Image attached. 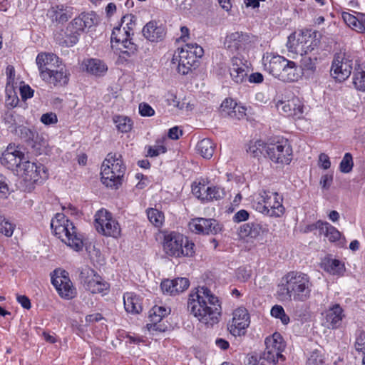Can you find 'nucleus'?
Returning <instances> with one entry per match:
<instances>
[{"label":"nucleus","mask_w":365,"mask_h":365,"mask_svg":"<svg viewBox=\"0 0 365 365\" xmlns=\"http://www.w3.org/2000/svg\"><path fill=\"white\" fill-rule=\"evenodd\" d=\"M187 309L200 322L212 326L219 321L221 304L209 288L202 286L190 293Z\"/></svg>","instance_id":"nucleus-1"},{"label":"nucleus","mask_w":365,"mask_h":365,"mask_svg":"<svg viewBox=\"0 0 365 365\" xmlns=\"http://www.w3.org/2000/svg\"><path fill=\"white\" fill-rule=\"evenodd\" d=\"M312 282L309 277L301 272H287L277 286V297L282 302H305L309 299Z\"/></svg>","instance_id":"nucleus-2"},{"label":"nucleus","mask_w":365,"mask_h":365,"mask_svg":"<svg viewBox=\"0 0 365 365\" xmlns=\"http://www.w3.org/2000/svg\"><path fill=\"white\" fill-rule=\"evenodd\" d=\"M262 61L264 69L282 81H297L301 76L297 64L282 56L267 53Z\"/></svg>","instance_id":"nucleus-3"},{"label":"nucleus","mask_w":365,"mask_h":365,"mask_svg":"<svg viewBox=\"0 0 365 365\" xmlns=\"http://www.w3.org/2000/svg\"><path fill=\"white\" fill-rule=\"evenodd\" d=\"M51 227L54 235L71 248L76 249V251L83 248V242L77 235L76 228L64 214H56L51 220Z\"/></svg>","instance_id":"nucleus-4"},{"label":"nucleus","mask_w":365,"mask_h":365,"mask_svg":"<svg viewBox=\"0 0 365 365\" xmlns=\"http://www.w3.org/2000/svg\"><path fill=\"white\" fill-rule=\"evenodd\" d=\"M283 197L278 192L262 190L254 198L252 207L259 212L274 217H279L284 213Z\"/></svg>","instance_id":"nucleus-5"},{"label":"nucleus","mask_w":365,"mask_h":365,"mask_svg":"<svg viewBox=\"0 0 365 365\" xmlns=\"http://www.w3.org/2000/svg\"><path fill=\"white\" fill-rule=\"evenodd\" d=\"M203 53V48L197 43H187L175 52L171 65L179 73L186 75L195 66L197 58H201Z\"/></svg>","instance_id":"nucleus-6"},{"label":"nucleus","mask_w":365,"mask_h":365,"mask_svg":"<svg viewBox=\"0 0 365 365\" xmlns=\"http://www.w3.org/2000/svg\"><path fill=\"white\" fill-rule=\"evenodd\" d=\"M125 167L121 155L116 153L108 154L101 166V180L104 185L110 187L117 188L121 184Z\"/></svg>","instance_id":"nucleus-7"},{"label":"nucleus","mask_w":365,"mask_h":365,"mask_svg":"<svg viewBox=\"0 0 365 365\" xmlns=\"http://www.w3.org/2000/svg\"><path fill=\"white\" fill-rule=\"evenodd\" d=\"M17 173L25 184V189L31 190L35 184L41 183L48 178L47 170L41 164L25 160Z\"/></svg>","instance_id":"nucleus-8"},{"label":"nucleus","mask_w":365,"mask_h":365,"mask_svg":"<svg viewBox=\"0 0 365 365\" xmlns=\"http://www.w3.org/2000/svg\"><path fill=\"white\" fill-rule=\"evenodd\" d=\"M95 227L99 233L117 238L120 235V227L106 210H101L95 215Z\"/></svg>","instance_id":"nucleus-9"},{"label":"nucleus","mask_w":365,"mask_h":365,"mask_svg":"<svg viewBox=\"0 0 365 365\" xmlns=\"http://www.w3.org/2000/svg\"><path fill=\"white\" fill-rule=\"evenodd\" d=\"M265 345L266 348L262 355L264 360L273 364H277L279 360H284V356L282 354L284 349V344L280 334L276 332L272 336L267 337Z\"/></svg>","instance_id":"nucleus-10"},{"label":"nucleus","mask_w":365,"mask_h":365,"mask_svg":"<svg viewBox=\"0 0 365 365\" xmlns=\"http://www.w3.org/2000/svg\"><path fill=\"white\" fill-rule=\"evenodd\" d=\"M51 283L62 298L71 299L75 297L76 290L66 271L60 269H55L51 274Z\"/></svg>","instance_id":"nucleus-11"},{"label":"nucleus","mask_w":365,"mask_h":365,"mask_svg":"<svg viewBox=\"0 0 365 365\" xmlns=\"http://www.w3.org/2000/svg\"><path fill=\"white\" fill-rule=\"evenodd\" d=\"M267 155L274 163L289 164L292 159V149L287 140L277 141L268 144Z\"/></svg>","instance_id":"nucleus-12"},{"label":"nucleus","mask_w":365,"mask_h":365,"mask_svg":"<svg viewBox=\"0 0 365 365\" xmlns=\"http://www.w3.org/2000/svg\"><path fill=\"white\" fill-rule=\"evenodd\" d=\"M133 35V33H130L119 26L114 28L110 38L112 48H115L129 56L133 54L137 50V46L131 40L130 36Z\"/></svg>","instance_id":"nucleus-13"},{"label":"nucleus","mask_w":365,"mask_h":365,"mask_svg":"<svg viewBox=\"0 0 365 365\" xmlns=\"http://www.w3.org/2000/svg\"><path fill=\"white\" fill-rule=\"evenodd\" d=\"M352 71V60L344 52L334 55L331 75L339 81H344L349 77Z\"/></svg>","instance_id":"nucleus-14"},{"label":"nucleus","mask_w":365,"mask_h":365,"mask_svg":"<svg viewBox=\"0 0 365 365\" xmlns=\"http://www.w3.org/2000/svg\"><path fill=\"white\" fill-rule=\"evenodd\" d=\"M232 316L227 324L230 334L235 336L244 334L250 323L248 311L245 307H239L233 312Z\"/></svg>","instance_id":"nucleus-15"},{"label":"nucleus","mask_w":365,"mask_h":365,"mask_svg":"<svg viewBox=\"0 0 365 365\" xmlns=\"http://www.w3.org/2000/svg\"><path fill=\"white\" fill-rule=\"evenodd\" d=\"M277 110L287 116L294 119H302L307 113V108L302 101L294 96L287 101H281L277 103Z\"/></svg>","instance_id":"nucleus-16"},{"label":"nucleus","mask_w":365,"mask_h":365,"mask_svg":"<svg viewBox=\"0 0 365 365\" xmlns=\"http://www.w3.org/2000/svg\"><path fill=\"white\" fill-rule=\"evenodd\" d=\"M195 244L183 235L172 232L165 235L163 240V248L168 251H183L194 249Z\"/></svg>","instance_id":"nucleus-17"},{"label":"nucleus","mask_w":365,"mask_h":365,"mask_svg":"<svg viewBox=\"0 0 365 365\" xmlns=\"http://www.w3.org/2000/svg\"><path fill=\"white\" fill-rule=\"evenodd\" d=\"M25 154L18 146L9 145L1 157V164L8 169L16 170L20 169L25 161Z\"/></svg>","instance_id":"nucleus-18"},{"label":"nucleus","mask_w":365,"mask_h":365,"mask_svg":"<svg viewBox=\"0 0 365 365\" xmlns=\"http://www.w3.org/2000/svg\"><path fill=\"white\" fill-rule=\"evenodd\" d=\"M189 229L196 233L202 235H216L221 231L222 227L215 219L196 218L189 222Z\"/></svg>","instance_id":"nucleus-19"},{"label":"nucleus","mask_w":365,"mask_h":365,"mask_svg":"<svg viewBox=\"0 0 365 365\" xmlns=\"http://www.w3.org/2000/svg\"><path fill=\"white\" fill-rule=\"evenodd\" d=\"M252 43V36L243 32H232L227 35L224 44L230 51H242L248 48Z\"/></svg>","instance_id":"nucleus-20"},{"label":"nucleus","mask_w":365,"mask_h":365,"mask_svg":"<svg viewBox=\"0 0 365 365\" xmlns=\"http://www.w3.org/2000/svg\"><path fill=\"white\" fill-rule=\"evenodd\" d=\"M36 63L40 71L41 78H43L45 73L48 74L50 72H53L54 69L60 68L61 61L53 53H41L36 57Z\"/></svg>","instance_id":"nucleus-21"},{"label":"nucleus","mask_w":365,"mask_h":365,"mask_svg":"<svg viewBox=\"0 0 365 365\" xmlns=\"http://www.w3.org/2000/svg\"><path fill=\"white\" fill-rule=\"evenodd\" d=\"M344 317L343 309L338 304L332 305L324 312L325 323L328 328L332 329H337L341 326Z\"/></svg>","instance_id":"nucleus-22"},{"label":"nucleus","mask_w":365,"mask_h":365,"mask_svg":"<svg viewBox=\"0 0 365 365\" xmlns=\"http://www.w3.org/2000/svg\"><path fill=\"white\" fill-rule=\"evenodd\" d=\"M47 16L54 24H63L71 18V8L64 5L52 6L48 10Z\"/></svg>","instance_id":"nucleus-23"},{"label":"nucleus","mask_w":365,"mask_h":365,"mask_svg":"<svg viewBox=\"0 0 365 365\" xmlns=\"http://www.w3.org/2000/svg\"><path fill=\"white\" fill-rule=\"evenodd\" d=\"M230 74L237 83H242L247 76V66L239 57H233L230 67Z\"/></svg>","instance_id":"nucleus-24"},{"label":"nucleus","mask_w":365,"mask_h":365,"mask_svg":"<svg viewBox=\"0 0 365 365\" xmlns=\"http://www.w3.org/2000/svg\"><path fill=\"white\" fill-rule=\"evenodd\" d=\"M99 18L94 12L83 13L78 18L74 19L72 27L78 31H83L84 29H90L98 24Z\"/></svg>","instance_id":"nucleus-25"},{"label":"nucleus","mask_w":365,"mask_h":365,"mask_svg":"<svg viewBox=\"0 0 365 365\" xmlns=\"http://www.w3.org/2000/svg\"><path fill=\"white\" fill-rule=\"evenodd\" d=\"M143 34L148 41L157 42L163 38L165 31L163 27L158 26L156 22L150 21L143 27Z\"/></svg>","instance_id":"nucleus-26"},{"label":"nucleus","mask_w":365,"mask_h":365,"mask_svg":"<svg viewBox=\"0 0 365 365\" xmlns=\"http://www.w3.org/2000/svg\"><path fill=\"white\" fill-rule=\"evenodd\" d=\"M42 79L54 86H63L68 81V74L63 67H61L59 70L56 68L48 74L45 73Z\"/></svg>","instance_id":"nucleus-27"},{"label":"nucleus","mask_w":365,"mask_h":365,"mask_svg":"<svg viewBox=\"0 0 365 365\" xmlns=\"http://www.w3.org/2000/svg\"><path fill=\"white\" fill-rule=\"evenodd\" d=\"M83 65L88 73L96 76H103L108 71L107 65L97 58L88 59L83 62Z\"/></svg>","instance_id":"nucleus-28"},{"label":"nucleus","mask_w":365,"mask_h":365,"mask_svg":"<svg viewBox=\"0 0 365 365\" xmlns=\"http://www.w3.org/2000/svg\"><path fill=\"white\" fill-rule=\"evenodd\" d=\"M124 307L127 312L138 314L142 309L141 299L138 295L128 292L123 295Z\"/></svg>","instance_id":"nucleus-29"},{"label":"nucleus","mask_w":365,"mask_h":365,"mask_svg":"<svg viewBox=\"0 0 365 365\" xmlns=\"http://www.w3.org/2000/svg\"><path fill=\"white\" fill-rule=\"evenodd\" d=\"M171 309L170 307L165 306H154L151 310L150 311L149 317L150 319V324H148V326H150L149 329L153 328V329H158L159 328L157 327L158 323L160 322L163 318L170 314Z\"/></svg>","instance_id":"nucleus-30"},{"label":"nucleus","mask_w":365,"mask_h":365,"mask_svg":"<svg viewBox=\"0 0 365 365\" xmlns=\"http://www.w3.org/2000/svg\"><path fill=\"white\" fill-rule=\"evenodd\" d=\"M264 232H267V230L263 228L260 224L248 222L241 225L239 235L242 238L247 237L256 238L259 236L261 233H264Z\"/></svg>","instance_id":"nucleus-31"},{"label":"nucleus","mask_w":365,"mask_h":365,"mask_svg":"<svg viewBox=\"0 0 365 365\" xmlns=\"http://www.w3.org/2000/svg\"><path fill=\"white\" fill-rule=\"evenodd\" d=\"M321 267L330 274H339L344 271V264L337 259L326 257L321 262Z\"/></svg>","instance_id":"nucleus-32"},{"label":"nucleus","mask_w":365,"mask_h":365,"mask_svg":"<svg viewBox=\"0 0 365 365\" xmlns=\"http://www.w3.org/2000/svg\"><path fill=\"white\" fill-rule=\"evenodd\" d=\"M302 36H303V31L291 34L288 37L287 46L289 51L303 56L304 54V48L302 41H301Z\"/></svg>","instance_id":"nucleus-33"},{"label":"nucleus","mask_w":365,"mask_h":365,"mask_svg":"<svg viewBox=\"0 0 365 365\" xmlns=\"http://www.w3.org/2000/svg\"><path fill=\"white\" fill-rule=\"evenodd\" d=\"M268 144L262 140L250 142L247 152L253 158H259L261 157H267V150Z\"/></svg>","instance_id":"nucleus-34"},{"label":"nucleus","mask_w":365,"mask_h":365,"mask_svg":"<svg viewBox=\"0 0 365 365\" xmlns=\"http://www.w3.org/2000/svg\"><path fill=\"white\" fill-rule=\"evenodd\" d=\"M110 284L97 274L85 288L91 292L96 294L103 293L105 291L108 290Z\"/></svg>","instance_id":"nucleus-35"},{"label":"nucleus","mask_w":365,"mask_h":365,"mask_svg":"<svg viewBox=\"0 0 365 365\" xmlns=\"http://www.w3.org/2000/svg\"><path fill=\"white\" fill-rule=\"evenodd\" d=\"M301 41H302L304 54H308L309 52L312 51L318 44V40L316 38V33L311 31H303V36H302Z\"/></svg>","instance_id":"nucleus-36"},{"label":"nucleus","mask_w":365,"mask_h":365,"mask_svg":"<svg viewBox=\"0 0 365 365\" xmlns=\"http://www.w3.org/2000/svg\"><path fill=\"white\" fill-rule=\"evenodd\" d=\"M197 149L204 158L210 159L213 155L215 145L212 140L205 138L197 143Z\"/></svg>","instance_id":"nucleus-37"},{"label":"nucleus","mask_w":365,"mask_h":365,"mask_svg":"<svg viewBox=\"0 0 365 365\" xmlns=\"http://www.w3.org/2000/svg\"><path fill=\"white\" fill-rule=\"evenodd\" d=\"M362 15L359 14V17H356L348 12H343L342 18L349 26L356 30H362L364 27Z\"/></svg>","instance_id":"nucleus-38"},{"label":"nucleus","mask_w":365,"mask_h":365,"mask_svg":"<svg viewBox=\"0 0 365 365\" xmlns=\"http://www.w3.org/2000/svg\"><path fill=\"white\" fill-rule=\"evenodd\" d=\"M323 227L321 235H324L329 242H335L340 240L341 234L336 227L327 222H324Z\"/></svg>","instance_id":"nucleus-39"},{"label":"nucleus","mask_w":365,"mask_h":365,"mask_svg":"<svg viewBox=\"0 0 365 365\" xmlns=\"http://www.w3.org/2000/svg\"><path fill=\"white\" fill-rule=\"evenodd\" d=\"M147 216L150 222L156 227H160L164 222V215L155 208H149L146 210Z\"/></svg>","instance_id":"nucleus-40"},{"label":"nucleus","mask_w":365,"mask_h":365,"mask_svg":"<svg viewBox=\"0 0 365 365\" xmlns=\"http://www.w3.org/2000/svg\"><path fill=\"white\" fill-rule=\"evenodd\" d=\"M353 83L355 88L361 92H365V71L361 68L355 69L353 76Z\"/></svg>","instance_id":"nucleus-41"},{"label":"nucleus","mask_w":365,"mask_h":365,"mask_svg":"<svg viewBox=\"0 0 365 365\" xmlns=\"http://www.w3.org/2000/svg\"><path fill=\"white\" fill-rule=\"evenodd\" d=\"M113 122L117 129L122 133H128L132 129L131 120L126 116L116 115L113 118Z\"/></svg>","instance_id":"nucleus-42"},{"label":"nucleus","mask_w":365,"mask_h":365,"mask_svg":"<svg viewBox=\"0 0 365 365\" xmlns=\"http://www.w3.org/2000/svg\"><path fill=\"white\" fill-rule=\"evenodd\" d=\"M209 188L210 187L203 182H194L192 185V192L198 199L205 201L207 199Z\"/></svg>","instance_id":"nucleus-43"},{"label":"nucleus","mask_w":365,"mask_h":365,"mask_svg":"<svg viewBox=\"0 0 365 365\" xmlns=\"http://www.w3.org/2000/svg\"><path fill=\"white\" fill-rule=\"evenodd\" d=\"M16 225L8 220L4 215L0 214V233L6 237H11Z\"/></svg>","instance_id":"nucleus-44"},{"label":"nucleus","mask_w":365,"mask_h":365,"mask_svg":"<svg viewBox=\"0 0 365 365\" xmlns=\"http://www.w3.org/2000/svg\"><path fill=\"white\" fill-rule=\"evenodd\" d=\"M307 365H326L322 351L318 349L312 351L307 359Z\"/></svg>","instance_id":"nucleus-45"},{"label":"nucleus","mask_w":365,"mask_h":365,"mask_svg":"<svg viewBox=\"0 0 365 365\" xmlns=\"http://www.w3.org/2000/svg\"><path fill=\"white\" fill-rule=\"evenodd\" d=\"M354 167V160L352 155L349 153L344 154L340 164L339 170L343 173H349Z\"/></svg>","instance_id":"nucleus-46"},{"label":"nucleus","mask_w":365,"mask_h":365,"mask_svg":"<svg viewBox=\"0 0 365 365\" xmlns=\"http://www.w3.org/2000/svg\"><path fill=\"white\" fill-rule=\"evenodd\" d=\"M78 30L76 29V31L73 32V34H66L65 38H59V36H56V40L60 45L63 46H73L78 41V36L79 35V34L78 33Z\"/></svg>","instance_id":"nucleus-47"},{"label":"nucleus","mask_w":365,"mask_h":365,"mask_svg":"<svg viewBox=\"0 0 365 365\" xmlns=\"http://www.w3.org/2000/svg\"><path fill=\"white\" fill-rule=\"evenodd\" d=\"M135 17L133 14H126L121 19V23L119 27L128 31L130 33H133L135 27Z\"/></svg>","instance_id":"nucleus-48"},{"label":"nucleus","mask_w":365,"mask_h":365,"mask_svg":"<svg viewBox=\"0 0 365 365\" xmlns=\"http://www.w3.org/2000/svg\"><path fill=\"white\" fill-rule=\"evenodd\" d=\"M96 274L97 273L94 269L86 266L81 269L79 277L81 283H83L86 287V285L88 284V282H90Z\"/></svg>","instance_id":"nucleus-49"},{"label":"nucleus","mask_w":365,"mask_h":365,"mask_svg":"<svg viewBox=\"0 0 365 365\" xmlns=\"http://www.w3.org/2000/svg\"><path fill=\"white\" fill-rule=\"evenodd\" d=\"M302 58V67L304 70L314 71L316 69L317 58L315 56L304 54Z\"/></svg>","instance_id":"nucleus-50"},{"label":"nucleus","mask_w":365,"mask_h":365,"mask_svg":"<svg viewBox=\"0 0 365 365\" xmlns=\"http://www.w3.org/2000/svg\"><path fill=\"white\" fill-rule=\"evenodd\" d=\"M271 315L279 319L284 325L289 322V317L286 314L284 308L281 305H274L271 309Z\"/></svg>","instance_id":"nucleus-51"},{"label":"nucleus","mask_w":365,"mask_h":365,"mask_svg":"<svg viewBox=\"0 0 365 365\" xmlns=\"http://www.w3.org/2000/svg\"><path fill=\"white\" fill-rule=\"evenodd\" d=\"M17 131L20 138L26 141L28 144L31 140H34V138L38 139V133L27 127L20 126L19 127Z\"/></svg>","instance_id":"nucleus-52"},{"label":"nucleus","mask_w":365,"mask_h":365,"mask_svg":"<svg viewBox=\"0 0 365 365\" xmlns=\"http://www.w3.org/2000/svg\"><path fill=\"white\" fill-rule=\"evenodd\" d=\"M6 74L7 76L6 90L11 91L12 88H16L17 82L15 81V70L14 66L9 65L6 67Z\"/></svg>","instance_id":"nucleus-53"},{"label":"nucleus","mask_w":365,"mask_h":365,"mask_svg":"<svg viewBox=\"0 0 365 365\" xmlns=\"http://www.w3.org/2000/svg\"><path fill=\"white\" fill-rule=\"evenodd\" d=\"M246 115V108L244 106H238L237 103L232 110H230L228 115L232 119H242Z\"/></svg>","instance_id":"nucleus-54"},{"label":"nucleus","mask_w":365,"mask_h":365,"mask_svg":"<svg viewBox=\"0 0 365 365\" xmlns=\"http://www.w3.org/2000/svg\"><path fill=\"white\" fill-rule=\"evenodd\" d=\"M225 195L224 190L219 187H210L207 192V199L205 201H211L213 200H220Z\"/></svg>","instance_id":"nucleus-55"},{"label":"nucleus","mask_w":365,"mask_h":365,"mask_svg":"<svg viewBox=\"0 0 365 365\" xmlns=\"http://www.w3.org/2000/svg\"><path fill=\"white\" fill-rule=\"evenodd\" d=\"M175 285V291L178 294L182 292L189 287L190 282L185 277L176 278L172 279Z\"/></svg>","instance_id":"nucleus-56"},{"label":"nucleus","mask_w":365,"mask_h":365,"mask_svg":"<svg viewBox=\"0 0 365 365\" xmlns=\"http://www.w3.org/2000/svg\"><path fill=\"white\" fill-rule=\"evenodd\" d=\"M354 346L357 351L363 354V356H365V331H359L356 334Z\"/></svg>","instance_id":"nucleus-57"},{"label":"nucleus","mask_w":365,"mask_h":365,"mask_svg":"<svg viewBox=\"0 0 365 365\" xmlns=\"http://www.w3.org/2000/svg\"><path fill=\"white\" fill-rule=\"evenodd\" d=\"M162 292L168 295H176L177 292L175 291L174 282L172 279H165L160 284Z\"/></svg>","instance_id":"nucleus-58"},{"label":"nucleus","mask_w":365,"mask_h":365,"mask_svg":"<svg viewBox=\"0 0 365 365\" xmlns=\"http://www.w3.org/2000/svg\"><path fill=\"white\" fill-rule=\"evenodd\" d=\"M15 88H11V91L6 89V93L7 97L6 103L7 106H9L13 108L16 106L19 101Z\"/></svg>","instance_id":"nucleus-59"},{"label":"nucleus","mask_w":365,"mask_h":365,"mask_svg":"<svg viewBox=\"0 0 365 365\" xmlns=\"http://www.w3.org/2000/svg\"><path fill=\"white\" fill-rule=\"evenodd\" d=\"M167 150L166 147L162 143H157L153 146H149L148 149V155L150 157H156L161 153H165Z\"/></svg>","instance_id":"nucleus-60"},{"label":"nucleus","mask_w":365,"mask_h":365,"mask_svg":"<svg viewBox=\"0 0 365 365\" xmlns=\"http://www.w3.org/2000/svg\"><path fill=\"white\" fill-rule=\"evenodd\" d=\"M40 120L43 124L49 125L56 124L58 122V118L56 113L50 112L43 114Z\"/></svg>","instance_id":"nucleus-61"},{"label":"nucleus","mask_w":365,"mask_h":365,"mask_svg":"<svg viewBox=\"0 0 365 365\" xmlns=\"http://www.w3.org/2000/svg\"><path fill=\"white\" fill-rule=\"evenodd\" d=\"M28 145L36 150H41L42 148H46L47 143L41 136L38 134V139L34 138V140H31Z\"/></svg>","instance_id":"nucleus-62"},{"label":"nucleus","mask_w":365,"mask_h":365,"mask_svg":"<svg viewBox=\"0 0 365 365\" xmlns=\"http://www.w3.org/2000/svg\"><path fill=\"white\" fill-rule=\"evenodd\" d=\"M264 359L262 355L253 354L248 355L247 358V365H264Z\"/></svg>","instance_id":"nucleus-63"},{"label":"nucleus","mask_w":365,"mask_h":365,"mask_svg":"<svg viewBox=\"0 0 365 365\" xmlns=\"http://www.w3.org/2000/svg\"><path fill=\"white\" fill-rule=\"evenodd\" d=\"M235 102L232 99H225L221 104L222 115L227 116L230 110L235 107Z\"/></svg>","instance_id":"nucleus-64"}]
</instances>
